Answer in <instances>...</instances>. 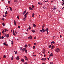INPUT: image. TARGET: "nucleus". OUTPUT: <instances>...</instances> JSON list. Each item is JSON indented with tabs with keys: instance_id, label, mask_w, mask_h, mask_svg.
<instances>
[{
	"instance_id": "52",
	"label": "nucleus",
	"mask_w": 64,
	"mask_h": 64,
	"mask_svg": "<svg viewBox=\"0 0 64 64\" xmlns=\"http://www.w3.org/2000/svg\"><path fill=\"white\" fill-rule=\"evenodd\" d=\"M0 39H2V37H1V36H0Z\"/></svg>"
},
{
	"instance_id": "27",
	"label": "nucleus",
	"mask_w": 64,
	"mask_h": 64,
	"mask_svg": "<svg viewBox=\"0 0 64 64\" xmlns=\"http://www.w3.org/2000/svg\"><path fill=\"white\" fill-rule=\"evenodd\" d=\"M40 32L41 33H43V31H42V30H40Z\"/></svg>"
},
{
	"instance_id": "15",
	"label": "nucleus",
	"mask_w": 64,
	"mask_h": 64,
	"mask_svg": "<svg viewBox=\"0 0 64 64\" xmlns=\"http://www.w3.org/2000/svg\"><path fill=\"white\" fill-rule=\"evenodd\" d=\"M21 61L22 62H24V60L23 59H22L21 60Z\"/></svg>"
},
{
	"instance_id": "12",
	"label": "nucleus",
	"mask_w": 64,
	"mask_h": 64,
	"mask_svg": "<svg viewBox=\"0 0 64 64\" xmlns=\"http://www.w3.org/2000/svg\"><path fill=\"white\" fill-rule=\"evenodd\" d=\"M28 47V45L27 44H25L24 46V47L25 48H27Z\"/></svg>"
},
{
	"instance_id": "3",
	"label": "nucleus",
	"mask_w": 64,
	"mask_h": 64,
	"mask_svg": "<svg viewBox=\"0 0 64 64\" xmlns=\"http://www.w3.org/2000/svg\"><path fill=\"white\" fill-rule=\"evenodd\" d=\"M46 60V58H42L41 59V60L42 61H45Z\"/></svg>"
},
{
	"instance_id": "31",
	"label": "nucleus",
	"mask_w": 64,
	"mask_h": 64,
	"mask_svg": "<svg viewBox=\"0 0 64 64\" xmlns=\"http://www.w3.org/2000/svg\"><path fill=\"white\" fill-rule=\"evenodd\" d=\"M17 18L18 19H19V16H17Z\"/></svg>"
},
{
	"instance_id": "54",
	"label": "nucleus",
	"mask_w": 64,
	"mask_h": 64,
	"mask_svg": "<svg viewBox=\"0 0 64 64\" xmlns=\"http://www.w3.org/2000/svg\"><path fill=\"white\" fill-rule=\"evenodd\" d=\"M2 39H4V37H3V36H2Z\"/></svg>"
},
{
	"instance_id": "29",
	"label": "nucleus",
	"mask_w": 64,
	"mask_h": 64,
	"mask_svg": "<svg viewBox=\"0 0 64 64\" xmlns=\"http://www.w3.org/2000/svg\"><path fill=\"white\" fill-rule=\"evenodd\" d=\"M44 27V24H43V25L42 26V29H43Z\"/></svg>"
},
{
	"instance_id": "10",
	"label": "nucleus",
	"mask_w": 64,
	"mask_h": 64,
	"mask_svg": "<svg viewBox=\"0 0 64 64\" xmlns=\"http://www.w3.org/2000/svg\"><path fill=\"white\" fill-rule=\"evenodd\" d=\"M14 25H15V26H16V21H15V20H14Z\"/></svg>"
},
{
	"instance_id": "59",
	"label": "nucleus",
	"mask_w": 64,
	"mask_h": 64,
	"mask_svg": "<svg viewBox=\"0 0 64 64\" xmlns=\"http://www.w3.org/2000/svg\"><path fill=\"white\" fill-rule=\"evenodd\" d=\"M55 9H56V8H53V10H55Z\"/></svg>"
},
{
	"instance_id": "51",
	"label": "nucleus",
	"mask_w": 64,
	"mask_h": 64,
	"mask_svg": "<svg viewBox=\"0 0 64 64\" xmlns=\"http://www.w3.org/2000/svg\"><path fill=\"white\" fill-rule=\"evenodd\" d=\"M33 56H34V57H35V56H36V55H34V54H33Z\"/></svg>"
},
{
	"instance_id": "21",
	"label": "nucleus",
	"mask_w": 64,
	"mask_h": 64,
	"mask_svg": "<svg viewBox=\"0 0 64 64\" xmlns=\"http://www.w3.org/2000/svg\"><path fill=\"white\" fill-rule=\"evenodd\" d=\"M10 11H12V9L11 8V7H10Z\"/></svg>"
},
{
	"instance_id": "45",
	"label": "nucleus",
	"mask_w": 64,
	"mask_h": 64,
	"mask_svg": "<svg viewBox=\"0 0 64 64\" xmlns=\"http://www.w3.org/2000/svg\"><path fill=\"white\" fill-rule=\"evenodd\" d=\"M16 54L17 53V51H16V52H15Z\"/></svg>"
},
{
	"instance_id": "60",
	"label": "nucleus",
	"mask_w": 64,
	"mask_h": 64,
	"mask_svg": "<svg viewBox=\"0 0 64 64\" xmlns=\"http://www.w3.org/2000/svg\"><path fill=\"white\" fill-rule=\"evenodd\" d=\"M45 56H46V55L44 54V57H45Z\"/></svg>"
},
{
	"instance_id": "46",
	"label": "nucleus",
	"mask_w": 64,
	"mask_h": 64,
	"mask_svg": "<svg viewBox=\"0 0 64 64\" xmlns=\"http://www.w3.org/2000/svg\"><path fill=\"white\" fill-rule=\"evenodd\" d=\"M34 39H36V36H35L34 37Z\"/></svg>"
},
{
	"instance_id": "41",
	"label": "nucleus",
	"mask_w": 64,
	"mask_h": 64,
	"mask_svg": "<svg viewBox=\"0 0 64 64\" xmlns=\"http://www.w3.org/2000/svg\"><path fill=\"white\" fill-rule=\"evenodd\" d=\"M6 31H7V29H5L4 32H6Z\"/></svg>"
},
{
	"instance_id": "25",
	"label": "nucleus",
	"mask_w": 64,
	"mask_h": 64,
	"mask_svg": "<svg viewBox=\"0 0 64 64\" xmlns=\"http://www.w3.org/2000/svg\"><path fill=\"white\" fill-rule=\"evenodd\" d=\"M12 34H13V35H14V36H16L15 34V33L14 32H12Z\"/></svg>"
},
{
	"instance_id": "24",
	"label": "nucleus",
	"mask_w": 64,
	"mask_h": 64,
	"mask_svg": "<svg viewBox=\"0 0 64 64\" xmlns=\"http://www.w3.org/2000/svg\"><path fill=\"white\" fill-rule=\"evenodd\" d=\"M3 17H6V16H7V15L6 14H5V16H4V15L3 16Z\"/></svg>"
},
{
	"instance_id": "1",
	"label": "nucleus",
	"mask_w": 64,
	"mask_h": 64,
	"mask_svg": "<svg viewBox=\"0 0 64 64\" xmlns=\"http://www.w3.org/2000/svg\"><path fill=\"white\" fill-rule=\"evenodd\" d=\"M60 49L59 48H57L56 49L55 51L56 53L60 52Z\"/></svg>"
},
{
	"instance_id": "49",
	"label": "nucleus",
	"mask_w": 64,
	"mask_h": 64,
	"mask_svg": "<svg viewBox=\"0 0 64 64\" xmlns=\"http://www.w3.org/2000/svg\"><path fill=\"white\" fill-rule=\"evenodd\" d=\"M28 46L29 47H30V44H29L28 45Z\"/></svg>"
},
{
	"instance_id": "63",
	"label": "nucleus",
	"mask_w": 64,
	"mask_h": 64,
	"mask_svg": "<svg viewBox=\"0 0 64 64\" xmlns=\"http://www.w3.org/2000/svg\"><path fill=\"white\" fill-rule=\"evenodd\" d=\"M42 64H45V62L42 63Z\"/></svg>"
},
{
	"instance_id": "42",
	"label": "nucleus",
	"mask_w": 64,
	"mask_h": 64,
	"mask_svg": "<svg viewBox=\"0 0 64 64\" xmlns=\"http://www.w3.org/2000/svg\"><path fill=\"white\" fill-rule=\"evenodd\" d=\"M18 28L19 29H20V26H18Z\"/></svg>"
},
{
	"instance_id": "20",
	"label": "nucleus",
	"mask_w": 64,
	"mask_h": 64,
	"mask_svg": "<svg viewBox=\"0 0 64 64\" xmlns=\"http://www.w3.org/2000/svg\"><path fill=\"white\" fill-rule=\"evenodd\" d=\"M53 56V54L52 53L50 54V56Z\"/></svg>"
},
{
	"instance_id": "23",
	"label": "nucleus",
	"mask_w": 64,
	"mask_h": 64,
	"mask_svg": "<svg viewBox=\"0 0 64 64\" xmlns=\"http://www.w3.org/2000/svg\"><path fill=\"white\" fill-rule=\"evenodd\" d=\"M31 29V28L30 27V26H29L28 29H29V30H30V29Z\"/></svg>"
},
{
	"instance_id": "30",
	"label": "nucleus",
	"mask_w": 64,
	"mask_h": 64,
	"mask_svg": "<svg viewBox=\"0 0 64 64\" xmlns=\"http://www.w3.org/2000/svg\"><path fill=\"white\" fill-rule=\"evenodd\" d=\"M11 44H12V45H13V41H12L11 42Z\"/></svg>"
},
{
	"instance_id": "17",
	"label": "nucleus",
	"mask_w": 64,
	"mask_h": 64,
	"mask_svg": "<svg viewBox=\"0 0 64 64\" xmlns=\"http://www.w3.org/2000/svg\"><path fill=\"white\" fill-rule=\"evenodd\" d=\"M35 14H34V13H33L32 14V17H34V15Z\"/></svg>"
},
{
	"instance_id": "5",
	"label": "nucleus",
	"mask_w": 64,
	"mask_h": 64,
	"mask_svg": "<svg viewBox=\"0 0 64 64\" xmlns=\"http://www.w3.org/2000/svg\"><path fill=\"white\" fill-rule=\"evenodd\" d=\"M26 49V48H22V52H24L25 50Z\"/></svg>"
},
{
	"instance_id": "61",
	"label": "nucleus",
	"mask_w": 64,
	"mask_h": 64,
	"mask_svg": "<svg viewBox=\"0 0 64 64\" xmlns=\"http://www.w3.org/2000/svg\"><path fill=\"white\" fill-rule=\"evenodd\" d=\"M28 63L27 62H25L24 64H27Z\"/></svg>"
},
{
	"instance_id": "13",
	"label": "nucleus",
	"mask_w": 64,
	"mask_h": 64,
	"mask_svg": "<svg viewBox=\"0 0 64 64\" xmlns=\"http://www.w3.org/2000/svg\"><path fill=\"white\" fill-rule=\"evenodd\" d=\"M33 26H34V27H36V25H35V24H33Z\"/></svg>"
},
{
	"instance_id": "22",
	"label": "nucleus",
	"mask_w": 64,
	"mask_h": 64,
	"mask_svg": "<svg viewBox=\"0 0 64 64\" xmlns=\"http://www.w3.org/2000/svg\"><path fill=\"white\" fill-rule=\"evenodd\" d=\"M51 43H53L54 44H55V42H54V41L52 42H51Z\"/></svg>"
},
{
	"instance_id": "18",
	"label": "nucleus",
	"mask_w": 64,
	"mask_h": 64,
	"mask_svg": "<svg viewBox=\"0 0 64 64\" xmlns=\"http://www.w3.org/2000/svg\"><path fill=\"white\" fill-rule=\"evenodd\" d=\"M27 15H26V14H25L24 15V17H25V18H27Z\"/></svg>"
},
{
	"instance_id": "14",
	"label": "nucleus",
	"mask_w": 64,
	"mask_h": 64,
	"mask_svg": "<svg viewBox=\"0 0 64 64\" xmlns=\"http://www.w3.org/2000/svg\"><path fill=\"white\" fill-rule=\"evenodd\" d=\"M32 32H33V33H35V32L34 30H32Z\"/></svg>"
},
{
	"instance_id": "32",
	"label": "nucleus",
	"mask_w": 64,
	"mask_h": 64,
	"mask_svg": "<svg viewBox=\"0 0 64 64\" xmlns=\"http://www.w3.org/2000/svg\"><path fill=\"white\" fill-rule=\"evenodd\" d=\"M2 25L3 26H4L5 25V24H4V23H2Z\"/></svg>"
},
{
	"instance_id": "38",
	"label": "nucleus",
	"mask_w": 64,
	"mask_h": 64,
	"mask_svg": "<svg viewBox=\"0 0 64 64\" xmlns=\"http://www.w3.org/2000/svg\"><path fill=\"white\" fill-rule=\"evenodd\" d=\"M25 52L26 53H27V50H26L25 51Z\"/></svg>"
},
{
	"instance_id": "58",
	"label": "nucleus",
	"mask_w": 64,
	"mask_h": 64,
	"mask_svg": "<svg viewBox=\"0 0 64 64\" xmlns=\"http://www.w3.org/2000/svg\"><path fill=\"white\" fill-rule=\"evenodd\" d=\"M47 34H48V32L47 31Z\"/></svg>"
},
{
	"instance_id": "57",
	"label": "nucleus",
	"mask_w": 64,
	"mask_h": 64,
	"mask_svg": "<svg viewBox=\"0 0 64 64\" xmlns=\"http://www.w3.org/2000/svg\"><path fill=\"white\" fill-rule=\"evenodd\" d=\"M15 33H16V34H17V32H16V31H15Z\"/></svg>"
},
{
	"instance_id": "7",
	"label": "nucleus",
	"mask_w": 64,
	"mask_h": 64,
	"mask_svg": "<svg viewBox=\"0 0 64 64\" xmlns=\"http://www.w3.org/2000/svg\"><path fill=\"white\" fill-rule=\"evenodd\" d=\"M6 36L7 38H9V34H6Z\"/></svg>"
},
{
	"instance_id": "50",
	"label": "nucleus",
	"mask_w": 64,
	"mask_h": 64,
	"mask_svg": "<svg viewBox=\"0 0 64 64\" xmlns=\"http://www.w3.org/2000/svg\"><path fill=\"white\" fill-rule=\"evenodd\" d=\"M24 13H26V10H25L24 12Z\"/></svg>"
},
{
	"instance_id": "37",
	"label": "nucleus",
	"mask_w": 64,
	"mask_h": 64,
	"mask_svg": "<svg viewBox=\"0 0 64 64\" xmlns=\"http://www.w3.org/2000/svg\"><path fill=\"white\" fill-rule=\"evenodd\" d=\"M23 20H24V21H25L26 20V19L24 18H23Z\"/></svg>"
},
{
	"instance_id": "53",
	"label": "nucleus",
	"mask_w": 64,
	"mask_h": 64,
	"mask_svg": "<svg viewBox=\"0 0 64 64\" xmlns=\"http://www.w3.org/2000/svg\"><path fill=\"white\" fill-rule=\"evenodd\" d=\"M51 45H50L49 46V47L50 48H51Z\"/></svg>"
},
{
	"instance_id": "40",
	"label": "nucleus",
	"mask_w": 64,
	"mask_h": 64,
	"mask_svg": "<svg viewBox=\"0 0 64 64\" xmlns=\"http://www.w3.org/2000/svg\"><path fill=\"white\" fill-rule=\"evenodd\" d=\"M6 14H8V13H7V11H6V12H5Z\"/></svg>"
},
{
	"instance_id": "62",
	"label": "nucleus",
	"mask_w": 64,
	"mask_h": 64,
	"mask_svg": "<svg viewBox=\"0 0 64 64\" xmlns=\"http://www.w3.org/2000/svg\"><path fill=\"white\" fill-rule=\"evenodd\" d=\"M52 48H54V46H52Z\"/></svg>"
},
{
	"instance_id": "11",
	"label": "nucleus",
	"mask_w": 64,
	"mask_h": 64,
	"mask_svg": "<svg viewBox=\"0 0 64 64\" xmlns=\"http://www.w3.org/2000/svg\"><path fill=\"white\" fill-rule=\"evenodd\" d=\"M29 9H30V10H33V8H31V7H29Z\"/></svg>"
},
{
	"instance_id": "48",
	"label": "nucleus",
	"mask_w": 64,
	"mask_h": 64,
	"mask_svg": "<svg viewBox=\"0 0 64 64\" xmlns=\"http://www.w3.org/2000/svg\"><path fill=\"white\" fill-rule=\"evenodd\" d=\"M4 37H6V34L4 35Z\"/></svg>"
},
{
	"instance_id": "43",
	"label": "nucleus",
	"mask_w": 64,
	"mask_h": 64,
	"mask_svg": "<svg viewBox=\"0 0 64 64\" xmlns=\"http://www.w3.org/2000/svg\"><path fill=\"white\" fill-rule=\"evenodd\" d=\"M8 4H10V1L9 0L8 1Z\"/></svg>"
},
{
	"instance_id": "33",
	"label": "nucleus",
	"mask_w": 64,
	"mask_h": 64,
	"mask_svg": "<svg viewBox=\"0 0 64 64\" xmlns=\"http://www.w3.org/2000/svg\"><path fill=\"white\" fill-rule=\"evenodd\" d=\"M34 6H33V5H32V8H34Z\"/></svg>"
},
{
	"instance_id": "2",
	"label": "nucleus",
	"mask_w": 64,
	"mask_h": 64,
	"mask_svg": "<svg viewBox=\"0 0 64 64\" xmlns=\"http://www.w3.org/2000/svg\"><path fill=\"white\" fill-rule=\"evenodd\" d=\"M46 52V51L44 49L42 52V53H43V54H45V53Z\"/></svg>"
},
{
	"instance_id": "64",
	"label": "nucleus",
	"mask_w": 64,
	"mask_h": 64,
	"mask_svg": "<svg viewBox=\"0 0 64 64\" xmlns=\"http://www.w3.org/2000/svg\"><path fill=\"white\" fill-rule=\"evenodd\" d=\"M48 60H49V58H48Z\"/></svg>"
},
{
	"instance_id": "6",
	"label": "nucleus",
	"mask_w": 64,
	"mask_h": 64,
	"mask_svg": "<svg viewBox=\"0 0 64 64\" xmlns=\"http://www.w3.org/2000/svg\"><path fill=\"white\" fill-rule=\"evenodd\" d=\"M4 45H5L6 46H8V45L7 44H6V42H5L4 43H3Z\"/></svg>"
},
{
	"instance_id": "34",
	"label": "nucleus",
	"mask_w": 64,
	"mask_h": 64,
	"mask_svg": "<svg viewBox=\"0 0 64 64\" xmlns=\"http://www.w3.org/2000/svg\"><path fill=\"white\" fill-rule=\"evenodd\" d=\"M50 64H53V62H50Z\"/></svg>"
},
{
	"instance_id": "47",
	"label": "nucleus",
	"mask_w": 64,
	"mask_h": 64,
	"mask_svg": "<svg viewBox=\"0 0 64 64\" xmlns=\"http://www.w3.org/2000/svg\"><path fill=\"white\" fill-rule=\"evenodd\" d=\"M20 50H21L22 49V48L21 47L20 48Z\"/></svg>"
},
{
	"instance_id": "4",
	"label": "nucleus",
	"mask_w": 64,
	"mask_h": 64,
	"mask_svg": "<svg viewBox=\"0 0 64 64\" xmlns=\"http://www.w3.org/2000/svg\"><path fill=\"white\" fill-rule=\"evenodd\" d=\"M24 58H25V59L26 60V61H28V58H27V56H24Z\"/></svg>"
},
{
	"instance_id": "39",
	"label": "nucleus",
	"mask_w": 64,
	"mask_h": 64,
	"mask_svg": "<svg viewBox=\"0 0 64 64\" xmlns=\"http://www.w3.org/2000/svg\"><path fill=\"white\" fill-rule=\"evenodd\" d=\"M2 20H3V21H4V18H2Z\"/></svg>"
},
{
	"instance_id": "56",
	"label": "nucleus",
	"mask_w": 64,
	"mask_h": 64,
	"mask_svg": "<svg viewBox=\"0 0 64 64\" xmlns=\"http://www.w3.org/2000/svg\"><path fill=\"white\" fill-rule=\"evenodd\" d=\"M38 4H40V5L41 4H40V2H38Z\"/></svg>"
},
{
	"instance_id": "8",
	"label": "nucleus",
	"mask_w": 64,
	"mask_h": 64,
	"mask_svg": "<svg viewBox=\"0 0 64 64\" xmlns=\"http://www.w3.org/2000/svg\"><path fill=\"white\" fill-rule=\"evenodd\" d=\"M19 59L20 58H19V56H17L16 58V60H19Z\"/></svg>"
},
{
	"instance_id": "55",
	"label": "nucleus",
	"mask_w": 64,
	"mask_h": 64,
	"mask_svg": "<svg viewBox=\"0 0 64 64\" xmlns=\"http://www.w3.org/2000/svg\"><path fill=\"white\" fill-rule=\"evenodd\" d=\"M34 45H36V43H35L34 44Z\"/></svg>"
},
{
	"instance_id": "36",
	"label": "nucleus",
	"mask_w": 64,
	"mask_h": 64,
	"mask_svg": "<svg viewBox=\"0 0 64 64\" xmlns=\"http://www.w3.org/2000/svg\"><path fill=\"white\" fill-rule=\"evenodd\" d=\"M33 49H35V46H34L32 47Z\"/></svg>"
},
{
	"instance_id": "35",
	"label": "nucleus",
	"mask_w": 64,
	"mask_h": 64,
	"mask_svg": "<svg viewBox=\"0 0 64 64\" xmlns=\"http://www.w3.org/2000/svg\"><path fill=\"white\" fill-rule=\"evenodd\" d=\"M11 60H12V61H13V58H11Z\"/></svg>"
},
{
	"instance_id": "9",
	"label": "nucleus",
	"mask_w": 64,
	"mask_h": 64,
	"mask_svg": "<svg viewBox=\"0 0 64 64\" xmlns=\"http://www.w3.org/2000/svg\"><path fill=\"white\" fill-rule=\"evenodd\" d=\"M32 36H30L29 37H28V39H31V38H32Z\"/></svg>"
},
{
	"instance_id": "19",
	"label": "nucleus",
	"mask_w": 64,
	"mask_h": 64,
	"mask_svg": "<svg viewBox=\"0 0 64 64\" xmlns=\"http://www.w3.org/2000/svg\"><path fill=\"white\" fill-rule=\"evenodd\" d=\"M48 28H47L46 29L45 31L46 32H47V31H48Z\"/></svg>"
},
{
	"instance_id": "44",
	"label": "nucleus",
	"mask_w": 64,
	"mask_h": 64,
	"mask_svg": "<svg viewBox=\"0 0 64 64\" xmlns=\"http://www.w3.org/2000/svg\"><path fill=\"white\" fill-rule=\"evenodd\" d=\"M28 12H27L26 14V15L27 16V15H28Z\"/></svg>"
},
{
	"instance_id": "26",
	"label": "nucleus",
	"mask_w": 64,
	"mask_h": 64,
	"mask_svg": "<svg viewBox=\"0 0 64 64\" xmlns=\"http://www.w3.org/2000/svg\"><path fill=\"white\" fill-rule=\"evenodd\" d=\"M3 57L4 58H6V56L4 55L3 56Z\"/></svg>"
},
{
	"instance_id": "28",
	"label": "nucleus",
	"mask_w": 64,
	"mask_h": 64,
	"mask_svg": "<svg viewBox=\"0 0 64 64\" xmlns=\"http://www.w3.org/2000/svg\"><path fill=\"white\" fill-rule=\"evenodd\" d=\"M2 33H3L4 32V30H3V29H2Z\"/></svg>"
},
{
	"instance_id": "16",
	"label": "nucleus",
	"mask_w": 64,
	"mask_h": 64,
	"mask_svg": "<svg viewBox=\"0 0 64 64\" xmlns=\"http://www.w3.org/2000/svg\"><path fill=\"white\" fill-rule=\"evenodd\" d=\"M42 31L44 32H45V30L44 29L42 28Z\"/></svg>"
}]
</instances>
